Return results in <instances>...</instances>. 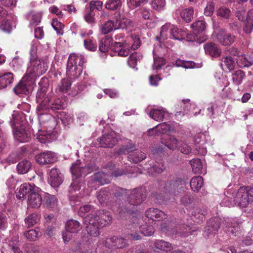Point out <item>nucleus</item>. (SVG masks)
Wrapping results in <instances>:
<instances>
[{
  "label": "nucleus",
  "mask_w": 253,
  "mask_h": 253,
  "mask_svg": "<svg viewBox=\"0 0 253 253\" xmlns=\"http://www.w3.org/2000/svg\"><path fill=\"white\" fill-rule=\"evenodd\" d=\"M47 88L42 86L38 89L37 93V100L39 105L37 108L39 120L41 123H45L50 119L51 115L48 112L49 110L55 111L66 107V103L64 99L59 98H54L53 92L46 93Z\"/></svg>",
  "instance_id": "1"
},
{
  "label": "nucleus",
  "mask_w": 253,
  "mask_h": 253,
  "mask_svg": "<svg viewBox=\"0 0 253 253\" xmlns=\"http://www.w3.org/2000/svg\"><path fill=\"white\" fill-rule=\"evenodd\" d=\"M146 196L145 188L134 189L128 195L126 200L113 207V211L119 218H125L134 212L136 207L142 203Z\"/></svg>",
  "instance_id": "2"
},
{
  "label": "nucleus",
  "mask_w": 253,
  "mask_h": 253,
  "mask_svg": "<svg viewBox=\"0 0 253 253\" xmlns=\"http://www.w3.org/2000/svg\"><path fill=\"white\" fill-rule=\"evenodd\" d=\"M80 162L77 161L75 164H73L71 168V171L73 174V182L69 188V200L71 204L78 205V203L80 201V198L77 195V194H74L80 190L82 183L80 177H84L88 173L97 169V166L94 164H89L84 167L80 165Z\"/></svg>",
  "instance_id": "3"
},
{
  "label": "nucleus",
  "mask_w": 253,
  "mask_h": 253,
  "mask_svg": "<svg viewBox=\"0 0 253 253\" xmlns=\"http://www.w3.org/2000/svg\"><path fill=\"white\" fill-rule=\"evenodd\" d=\"M124 33H118L115 35L114 40L116 41L111 46V49L118 55L126 57L127 56L130 49L135 50L140 45V40L136 35H131L125 40Z\"/></svg>",
  "instance_id": "4"
},
{
  "label": "nucleus",
  "mask_w": 253,
  "mask_h": 253,
  "mask_svg": "<svg viewBox=\"0 0 253 253\" xmlns=\"http://www.w3.org/2000/svg\"><path fill=\"white\" fill-rule=\"evenodd\" d=\"M84 57L82 55L71 54L68 58L66 74L68 77H78L82 73Z\"/></svg>",
  "instance_id": "5"
},
{
  "label": "nucleus",
  "mask_w": 253,
  "mask_h": 253,
  "mask_svg": "<svg viewBox=\"0 0 253 253\" xmlns=\"http://www.w3.org/2000/svg\"><path fill=\"white\" fill-rule=\"evenodd\" d=\"M48 65L43 61H36L30 63L24 77L23 81L29 80L34 83L36 78L43 75L47 70Z\"/></svg>",
  "instance_id": "6"
},
{
  "label": "nucleus",
  "mask_w": 253,
  "mask_h": 253,
  "mask_svg": "<svg viewBox=\"0 0 253 253\" xmlns=\"http://www.w3.org/2000/svg\"><path fill=\"white\" fill-rule=\"evenodd\" d=\"M194 35L187 34L186 40L188 41H196L198 42H203L206 40L207 37L204 34L206 28V23L203 20H196L191 25Z\"/></svg>",
  "instance_id": "7"
},
{
  "label": "nucleus",
  "mask_w": 253,
  "mask_h": 253,
  "mask_svg": "<svg viewBox=\"0 0 253 253\" xmlns=\"http://www.w3.org/2000/svg\"><path fill=\"white\" fill-rule=\"evenodd\" d=\"M235 205L237 206L245 208L253 202V188L247 189L240 187L235 198Z\"/></svg>",
  "instance_id": "8"
},
{
  "label": "nucleus",
  "mask_w": 253,
  "mask_h": 253,
  "mask_svg": "<svg viewBox=\"0 0 253 253\" xmlns=\"http://www.w3.org/2000/svg\"><path fill=\"white\" fill-rule=\"evenodd\" d=\"M82 228V226L77 220L70 219L65 225V231L62 233L63 239L67 243L72 239L73 234H76Z\"/></svg>",
  "instance_id": "9"
},
{
  "label": "nucleus",
  "mask_w": 253,
  "mask_h": 253,
  "mask_svg": "<svg viewBox=\"0 0 253 253\" xmlns=\"http://www.w3.org/2000/svg\"><path fill=\"white\" fill-rule=\"evenodd\" d=\"M197 231V228L195 226L185 224L180 221L175 225L171 232L172 234L181 237H186L191 235H194Z\"/></svg>",
  "instance_id": "10"
},
{
  "label": "nucleus",
  "mask_w": 253,
  "mask_h": 253,
  "mask_svg": "<svg viewBox=\"0 0 253 253\" xmlns=\"http://www.w3.org/2000/svg\"><path fill=\"white\" fill-rule=\"evenodd\" d=\"M84 223L86 225L87 233L91 236L96 237L99 235L100 226L95 218H93L92 214H88L84 219Z\"/></svg>",
  "instance_id": "11"
},
{
  "label": "nucleus",
  "mask_w": 253,
  "mask_h": 253,
  "mask_svg": "<svg viewBox=\"0 0 253 253\" xmlns=\"http://www.w3.org/2000/svg\"><path fill=\"white\" fill-rule=\"evenodd\" d=\"M221 218L215 217L211 218L207 221V224L203 233L204 236L209 238L211 235L215 234L220 226Z\"/></svg>",
  "instance_id": "12"
},
{
  "label": "nucleus",
  "mask_w": 253,
  "mask_h": 253,
  "mask_svg": "<svg viewBox=\"0 0 253 253\" xmlns=\"http://www.w3.org/2000/svg\"><path fill=\"white\" fill-rule=\"evenodd\" d=\"M194 9L193 7H189L183 9H176L174 14L173 17L178 21L189 23L193 17Z\"/></svg>",
  "instance_id": "13"
},
{
  "label": "nucleus",
  "mask_w": 253,
  "mask_h": 253,
  "mask_svg": "<svg viewBox=\"0 0 253 253\" xmlns=\"http://www.w3.org/2000/svg\"><path fill=\"white\" fill-rule=\"evenodd\" d=\"M183 181L181 179L176 178L174 180H170L168 181H160L159 182L160 188L163 189L166 193H175V190L178 188L179 184Z\"/></svg>",
  "instance_id": "14"
},
{
  "label": "nucleus",
  "mask_w": 253,
  "mask_h": 253,
  "mask_svg": "<svg viewBox=\"0 0 253 253\" xmlns=\"http://www.w3.org/2000/svg\"><path fill=\"white\" fill-rule=\"evenodd\" d=\"M117 142L116 133L114 131H109L99 138V144L101 147L111 148L114 146Z\"/></svg>",
  "instance_id": "15"
},
{
  "label": "nucleus",
  "mask_w": 253,
  "mask_h": 253,
  "mask_svg": "<svg viewBox=\"0 0 253 253\" xmlns=\"http://www.w3.org/2000/svg\"><path fill=\"white\" fill-rule=\"evenodd\" d=\"M111 177L110 172H105L104 171H98L90 177L89 182L98 183L100 185H104L110 182Z\"/></svg>",
  "instance_id": "16"
},
{
  "label": "nucleus",
  "mask_w": 253,
  "mask_h": 253,
  "mask_svg": "<svg viewBox=\"0 0 253 253\" xmlns=\"http://www.w3.org/2000/svg\"><path fill=\"white\" fill-rule=\"evenodd\" d=\"M92 215L93 218H95L102 227L108 225L112 219L110 212L104 210L97 211Z\"/></svg>",
  "instance_id": "17"
},
{
  "label": "nucleus",
  "mask_w": 253,
  "mask_h": 253,
  "mask_svg": "<svg viewBox=\"0 0 253 253\" xmlns=\"http://www.w3.org/2000/svg\"><path fill=\"white\" fill-rule=\"evenodd\" d=\"M105 245L111 249H122L127 246L126 240L121 237L114 236L107 238L105 242Z\"/></svg>",
  "instance_id": "18"
},
{
  "label": "nucleus",
  "mask_w": 253,
  "mask_h": 253,
  "mask_svg": "<svg viewBox=\"0 0 253 253\" xmlns=\"http://www.w3.org/2000/svg\"><path fill=\"white\" fill-rule=\"evenodd\" d=\"M36 162L40 165L53 163L57 161L56 154L51 151L41 153L36 156Z\"/></svg>",
  "instance_id": "19"
},
{
  "label": "nucleus",
  "mask_w": 253,
  "mask_h": 253,
  "mask_svg": "<svg viewBox=\"0 0 253 253\" xmlns=\"http://www.w3.org/2000/svg\"><path fill=\"white\" fill-rule=\"evenodd\" d=\"M13 136L15 139L20 142H26L31 138V134L26 130L23 126H16L13 128Z\"/></svg>",
  "instance_id": "20"
},
{
  "label": "nucleus",
  "mask_w": 253,
  "mask_h": 253,
  "mask_svg": "<svg viewBox=\"0 0 253 253\" xmlns=\"http://www.w3.org/2000/svg\"><path fill=\"white\" fill-rule=\"evenodd\" d=\"M218 41L223 45H230L233 43L236 40V37L221 29L217 35Z\"/></svg>",
  "instance_id": "21"
},
{
  "label": "nucleus",
  "mask_w": 253,
  "mask_h": 253,
  "mask_svg": "<svg viewBox=\"0 0 253 253\" xmlns=\"http://www.w3.org/2000/svg\"><path fill=\"white\" fill-rule=\"evenodd\" d=\"M48 181L51 186L56 187L59 186L63 182V175L56 168L51 169L49 173Z\"/></svg>",
  "instance_id": "22"
},
{
  "label": "nucleus",
  "mask_w": 253,
  "mask_h": 253,
  "mask_svg": "<svg viewBox=\"0 0 253 253\" xmlns=\"http://www.w3.org/2000/svg\"><path fill=\"white\" fill-rule=\"evenodd\" d=\"M177 106L175 116L178 120L179 119V116H184L188 114L190 109L195 107L194 105L190 104L189 99L183 100Z\"/></svg>",
  "instance_id": "23"
},
{
  "label": "nucleus",
  "mask_w": 253,
  "mask_h": 253,
  "mask_svg": "<svg viewBox=\"0 0 253 253\" xmlns=\"http://www.w3.org/2000/svg\"><path fill=\"white\" fill-rule=\"evenodd\" d=\"M33 84V82H31L29 80L23 81V78L19 84L13 88V90L14 92L19 96H21L23 94L28 95L30 93L28 86Z\"/></svg>",
  "instance_id": "24"
},
{
  "label": "nucleus",
  "mask_w": 253,
  "mask_h": 253,
  "mask_svg": "<svg viewBox=\"0 0 253 253\" xmlns=\"http://www.w3.org/2000/svg\"><path fill=\"white\" fill-rule=\"evenodd\" d=\"M146 216L147 218L151 219L152 221H160L166 219L167 215L163 211L154 208H150L146 212Z\"/></svg>",
  "instance_id": "25"
},
{
  "label": "nucleus",
  "mask_w": 253,
  "mask_h": 253,
  "mask_svg": "<svg viewBox=\"0 0 253 253\" xmlns=\"http://www.w3.org/2000/svg\"><path fill=\"white\" fill-rule=\"evenodd\" d=\"M35 190L28 196L27 203L29 206L34 208H39L42 203V195Z\"/></svg>",
  "instance_id": "26"
},
{
  "label": "nucleus",
  "mask_w": 253,
  "mask_h": 253,
  "mask_svg": "<svg viewBox=\"0 0 253 253\" xmlns=\"http://www.w3.org/2000/svg\"><path fill=\"white\" fill-rule=\"evenodd\" d=\"M116 29L125 30L126 32H130L133 29L132 21L126 18H117L115 22Z\"/></svg>",
  "instance_id": "27"
},
{
  "label": "nucleus",
  "mask_w": 253,
  "mask_h": 253,
  "mask_svg": "<svg viewBox=\"0 0 253 253\" xmlns=\"http://www.w3.org/2000/svg\"><path fill=\"white\" fill-rule=\"evenodd\" d=\"M224 225L228 233H231L234 236L237 235L240 226L239 224L236 223V219L229 218H225L224 219Z\"/></svg>",
  "instance_id": "28"
},
{
  "label": "nucleus",
  "mask_w": 253,
  "mask_h": 253,
  "mask_svg": "<svg viewBox=\"0 0 253 253\" xmlns=\"http://www.w3.org/2000/svg\"><path fill=\"white\" fill-rule=\"evenodd\" d=\"M173 28V25L169 23H166L163 25L161 29L160 37H156L157 39H160L161 42H164L168 38H170Z\"/></svg>",
  "instance_id": "29"
},
{
  "label": "nucleus",
  "mask_w": 253,
  "mask_h": 253,
  "mask_svg": "<svg viewBox=\"0 0 253 253\" xmlns=\"http://www.w3.org/2000/svg\"><path fill=\"white\" fill-rule=\"evenodd\" d=\"M36 188L35 186H33L29 183H24L22 184L18 190V192L16 194V197L18 199H22L26 195L34 192Z\"/></svg>",
  "instance_id": "30"
},
{
  "label": "nucleus",
  "mask_w": 253,
  "mask_h": 253,
  "mask_svg": "<svg viewBox=\"0 0 253 253\" xmlns=\"http://www.w3.org/2000/svg\"><path fill=\"white\" fill-rule=\"evenodd\" d=\"M153 247L155 250L168 252L173 249L171 244L163 240H155L153 241Z\"/></svg>",
  "instance_id": "31"
},
{
  "label": "nucleus",
  "mask_w": 253,
  "mask_h": 253,
  "mask_svg": "<svg viewBox=\"0 0 253 253\" xmlns=\"http://www.w3.org/2000/svg\"><path fill=\"white\" fill-rule=\"evenodd\" d=\"M14 80V75L11 72L5 73L0 76V89L10 86Z\"/></svg>",
  "instance_id": "32"
},
{
  "label": "nucleus",
  "mask_w": 253,
  "mask_h": 253,
  "mask_svg": "<svg viewBox=\"0 0 253 253\" xmlns=\"http://www.w3.org/2000/svg\"><path fill=\"white\" fill-rule=\"evenodd\" d=\"M27 115L23 113H18L17 112H13L12 115V119L11 120V126L13 128L16 126H23V122L24 120H27L26 117Z\"/></svg>",
  "instance_id": "33"
},
{
  "label": "nucleus",
  "mask_w": 253,
  "mask_h": 253,
  "mask_svg": "<svg viewBox=\"0 0 253 253\" xmlns=\"http://www.w3.org/2000/svg\"><path fill=\"white\" fill-rule=\"evenodd\" d=\"M43 197V202L46 207L50 209H54L57 208L58 199L55 196L45 193Z\"/></svg>",
  "instance_id": "34"
},
{
  "label": "nucleus",
  "mask_w": 253,
  "mask_h": 253,
  "mask_svg": "<svg viewBox=\"0 0 253 253\" xmlns=\"http://www.w3.org/2000/svg\"><path fill=\"white\" fill-rule=\"evenodd\" d=\"M204 49L206 54L212 57L218 56L220 54V49L218 45L214 43H207L204 45Z\"/></svg>",
  "instance_id": "35"
},
{
  "label": "nucleus",
  "mask_w": 253,
  "mask_h": 253,
  "mask_svg": "<svg viewBox=\"0 0 253 253\" xmlns=\"http://www.w3.org/2000/svg\"><path fill=\"white\" fill-rule=\"evenodd\" d=\"M167 114H168V112L164 108L161 107L159 109H152L149 116L154 120L160 122L163 120L165 116Z\"/></svg>",
  "instance_id": "36"
},
{
  "label": "nucleus",
  "mask_w": 253,
  "mask_h": 253,
  "mask_svg": "<svg viewBox=\"0 0 253 253\" xmlns=\"http://www.w3.org/2000/svg\"><path fill=\"white\" fill-rule=\"evenodd\" d=\"M235 62L231 56H226L223 58L220 63L222 70L225 72L230 71L234 69Z\"/></svg>",
  "instance_id": "37"
},
{
  "label": "nucleus",
  "mask_w": 253,
  "mask_h": 253,
  "mask_svg": "<svg viewBox=\"0 0 253 253\" xmlns=\"http://www.w3.org/2000/svg\"><path fill=\"white\" fill-rule=\"evenodd\" d=\"M237 63L241 68L249 67L253 64V58L248 55H241L237 59Z\"/></svg>",
  "instance_id": "38"
},
{
  "label": "nucleus",
  "mask_w": 253,
  "mask_h": 253,
  "mask_svg": "<svg viewBox=\"0 0 253 253\" xmlns=\"http://www.w3.org/2000/svg\"><path fill=\"white\" fill-rule=\"evenodd\" d=\"M113 39L109 36L101 39L99 41V50L102 52H107L111 45L113 44Z\"/></svg>",
  "instance_id": "39"
},
{
  "label": "nucleus",
  "mask_w": 253,
  "mask_h": 253,
  "mask_svg": "<svg viewBox=\"0 0 253 253\" xmlns=\"http://www.w3.org/2000/svg\"><path fill=\"white\" fill-rule=\"evenodd\" d=\"M143 58V55L138 52L132 53L127 59V63L129 66L133 69L137 70V63Z\"/></svg>",
  "instance_id": "40"
},
{
  "label": "nucleus",
  "mask_w": 253,
  "mask_h": 253,
  "mask_svg": "<svg viewBox=\"0 0 253 253\" xmlns=\"http://www.w3.org/2000/svg\"><path fill=\"white\" fill-rule=\"evenodd\" d=\"M203 183V178L202 176H194L190 180L191 188L193 191L198 192L202 187Z\"/></svg>",
  "instance_id": "41"
},
{
  "label": "nucleus",
  "mask_w": 253,
  "mask_h": 253,
  "mask_svg": "<svg viewBox=\"0 0 253 253\" xmlns=\"http://www.w3.org/2000/svg\"><path fill=\"white\" fill-rule=\"evenodd\" d=\"M110 189L104 188L101 189L96 194L97 198L101 204L109 202L110 195Z\"/></svg>",
  "instance_id": "42"
},
{
  "label": "nucleus",
  "mask_w": 253,
  "mask_h": 253,
  "mask_svg": "<svg viewBox=\"0 0 253 253\" xmlns=\"http://www.w3.org/2000/svg\"><path fill=\"white\" fill-rule=\"evenodd\" d=\"M146 158L145 153L141 151H136L129 154L128 156V159L130 162L134 163H137L141 162Z\"/></svg>",
  "instance_id": "43"
},
{
  "label": "nucleus",
  "mask_w": 253,
  "mask_h": 253,
  "mask_svg": "<svg viewBox=\"0 0 253 253\" xmlns=\"http://www.w3.org/2000/svg\"><path fill=\"white\" fill-rule=\"evenodd\" d=\"M72 82L69 78H64L59 82L58 87L59 91L62 93L68 92L71 88Z\"/></svg>",
  "instance_id": "44"
},
{
  "label": "nucleus",
  "mask_w": 253,
  "mask_h": 253,
  "mask_svg": "<svg viewBox=\"0 0 253 253\" xmlns=\"http://www.w3.org/2000/svg\"><path fill=\"white\" fill-rule=\"evenodd\" d=\"M40 216L36 213H33L25 218V225L27 228H29L35 225L40 220Z\"/></svg>",
  "instance_id": "45"
},
{
  "label": "nucleus",
  "mask_w": 253,
  "mask_h": 253,
  "mask_svg": "<svg viewBox=\"0 0 253 253\" xmlns=\"http://www.w3.org/2000/svg\"><path fill=\"white\" fill-rule=\"evenodd\" d=\"M178 140L173 135H168L164 143L166 146H167L169 150H175L178 149Z\"/></svg>",
  "instance_id": "46"
},
{
  "label": "nucleus",
  "mask_w": 253,
  "mask_h": 253,
  "mask_svg": "<svg viewBox=\"0 0 253 253\" xmlns=\"http://www.w3.org/2000/svg\"><path fill=\"white\" fill-rule=\"evenodd\" d=\"M37 139L42 143H49L55 139V135L48 132H42L37 136Z\"/></svg>",
  "instance_id": "47"
},
{
  "label": "nucleus",
  "mask_w": 253,
  "mask_h": 253,
  "mask_svg": "<svg viewBox=\"0 0 253 253\" xmlns=\"http://www.w3.org/2000/svg\"><path fill=\"white\" fill-rule=\"evenodd\" d=\"M207 213V210L205 208L202 209L198 207L194 208L192 212V216L194 217L195 219L199 220L196 221L198 223L203 220Z\"/></svg>",
  "instance_id": "48"
},
{
  "label": "nucleus",
  "mask_w": 253,
  "mask_h": 253,
  "mask_svg": "<svg viewBox=\"0 0 253 253\" xmlns=\"http://www.w3.org/2000/svg\"><path fill=\"white\" fill-rule=\"evenodd\" d=\"M190 164L194 173L200 174L203 173V165L201 160L193 159L190 161Z\"/></svg>",
  "instance_id": "49"
},
{
  "label": "nucleus",
  "mask_w": 253,
  "mask_h": 253,
  "mask_svg": "<svg viewBox=\"0 0 253 253\" xmlns=\"http://www.w3.org/2000/svg\"><path fill=\"white\" fill-rule=\"evenodd\" d=\"M122 6L121 0H107L105 4V8L112 11L120 9Z\"/></svg>",
  "instance_id": "50"
},
{
  "label": "nucleus",
  "mask_w": 253,
  "mask_h": 253,
  "mask_svg": "<svg viewBox=\"0 0 253 253\" xmlns=\"http://www.w3.org/2000/svg\"><path fill=\"white\" fill-rule=\"evenodd\" d=\"M31 168V163L27 160L20 162L17 166V171L19 173L24 174L27 173Z\"/></svg>",
  "instance_id": "51"
},
{
  "label": "nucleus",
  "mask_w": 253,
  "mask_h": 253,
  "mask_svg": "<svg viewBox=\"0 0 253 253\" xmlns=\"http://www.w3.org/2000/svg\"><path fill=\"white\" fill-rule=\"evenodd\" d=\"M25 237L30 241H36L40 235V229L38 228L29 230L24 232Z\"/></svg>",
  "instance_id": "52"
},
{
  "label": "nucleus",
  "mask_w": 253,
  "mask_h": 253,
  "mask_svg": "<svg viewBox=\"0 0 253 253\" xmlns=\"http://www.w3.org/2000/svg\"><path fill=\"white\" fill-rule=\"evenodd\" d=\"M126 189L122 188L120 187H116L113 192L114 196L117 199V201L116 202V204L112 205V208L113 210V207L115 206L117 204H121L120 201L122 198H124L126 194Z\"/></svg>",
  "instance_id": "53"
},
{
  "label": "nucleus",
  "mask_w": 253,
  "mask_h": 253,
  "mask_svg": "<svg viewBox=\"0 0 253 253\" xmlns=\"http://www.w3.org/2000/svg\"><path fill=\"white\" fill-rule=\"evenodd\" d=\"M186 33L181 29L173 26L171 39L177 40H182L185 39Z\"/></svg>",
  "instance_id": "54"
},
{
  "label": "nucleus",
  "mask_w": 253,
  "mask_h": 253,
  "mask_svg": "<svg viewBox=\"0 0 253 253\" xmlns=\"http://www.w3.org/2000/svg\"><path fill=\"white\" fill-rule=\"evenodd\" d=\"M95 12L90 10L87 8V5L85 6L84 13V17L85 21L89 24L95 23Z\"/></svg>",
  "instance_id": "55"
},
{
  "label": "nucleus",
  "mask_w": 253,
  "mask_h": 253,
  "mask_svg": "<svg viewBox=\"0 0 253 253\" xmlns=\"http://www.w3.org/2000/svg\"><path fill=\"white\" fill-rule=\"evenodd\" d=\"M245 77V74L243 71L241 70H237L232 74L233 82L237 85H239L242 83Z\"/></svg>",
  "instance_id": "56"
},
{
  "label": "nucleus",
  "mask_w": 253,
  "mask_h": 253,
  "mask_svg": "<svg viewBox=\"0 0 253 253\" xmlns=\"http://www.w3.org/2000/svg\"><path fill=\"white\" fill-rule=\"evenodd\" d=\"M141 233L145 236H150L154 233V229L152 226L144 224L139 227Z\"/></svg>",
  "instance_id": "57"
},
{
  "label": "nucleus",
  "mask_w": 253,
  "mask_h": 253,
  "mask_svg": "<svg viewBox=\"0 0 253 253\" xmlns=\"http://www.w3.org/2000/svg\"><path fill=\"white\" fill-rule=\"evenodd\" d=\"M103 2L100 0H91L89 2L87 8L95 12V10L101 11L102 9Z\"/></svg>",
  "instance_id": "58"
},
{
  "label": "nucleus",
  "mask_w": 253,
  "mask_h": 253,
  "mask_svg": "<svg viewBox=\"0 0 253 253\" xmlns=\"http://www.w3.org/2000/svg\"><path fill=\"white\" fill-rule=\"evenodd\" d=\"M135 149V145L130 141L128 144L123 145L120 147L119 153L120 154H126L132 152Z\"/></svg>",
  "instance_id": "59"
},
{
  "label": "nucleus",
  "mask_w": 253,
  "mask_h": 253,
  "mask_svg": "<svg viewBox=\"0 0 253 253\" xmlns=\"http://www.w3.org/2000/svg\"><path fill=\"white\" fill-rule=\"evenodd\" d=\"M116 29L115 22L114 23L112 20L107 21L102 27L101 30L102 33L104 34H107Z\"/></svg>",
  "instance_id": "60"
},
{
  "label": "nucleus",
  "mask_w": 253,
  "mask_h": 253,
  "mask_svg": "<svg viewBox=\"0 0 253 253\" xmlns=\"http://www.w3.org/2000/svg\"><path fill=\"white\" fill-rule=\"evenodd\" d=\"M231 14L230 10L225 6L220 7L217 11V15L225 19H228Z\"/></svg>",
  "instance_id": "61"
},
{
  "label": "nucleus",
  "mask_w": 253,
  "mask_h": 253,
  "mask_svg": "<svg viewBox=\"0 0 253 253\" xmlns=\"http://www.w3.org/2000/svg\"><path fill=\"white\" fill-rule=\"evenodd\" d=\"M84 46L85 49L90 51H94L97 49V44L94 43V41L89 38L84 40Z\"/></svg>",
  "instance_id": "62"
},
{
  "label": "nucleus",
  "mask_w": 253,
  "mask_h": 253,
  "mask_svg": "<svg viewBox=\"0 0 253 253\" xmlns=\"http://www.w3.org/2000/svg\"><path fill=\"white\" fill-rule=\"evenodd\" d=\"M42 14L41 12L32 13V18L30 24L32 26H36L41 21Z\"/></svg>",
  "instance_id": "63"
},
{
  "label": "nucleus",
  "mask_w": 253,
  "mask_h": 253,
  "mask_svg": "<svg viewBox=\"0 0 253 253\" xmlns=\"http://www.w3.org/2000/svg\"><path fill=\"white\" fill-rule=\"evenodd\" d=\"M151 4L153 9L157 11H161L165 7V0H152Z\"/></svg>",
  "instance_id": "64"
}]
</instances>
